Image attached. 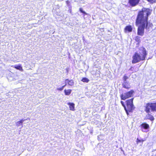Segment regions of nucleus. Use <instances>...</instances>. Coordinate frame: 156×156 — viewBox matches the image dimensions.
<instances>
[{"label":"nucleus","mask_w":156,"mask_h":156,"mask_svg":"<svg viewBox=\"0 0 156 156\" xmlns=\"http://www.w3.org/2000/svg\"><path fill=\"white\" fill-rule=\"evenodd\" d=\"M68 104L69 105V108L70 110L74 111L75 110L74 106L75 105L74 103H69Z\"/></svg>","instance_id":"1a4fd4ad"},{"label":"nucleus","mask_w":156,"mask_h":156,"mask_svg":"<svg viewBox=\"0 0 156 156\" xmlns=\"http://www.w3.org/2000/svg\"><path fill=\"white\" fill-rule=\"evenodd\" d=\"M132 31V28L130 25L126 26L124 29V32L126 33L127 31L128 32H131Z\"/></svg>","instance_id":"6e6552de"},{"label":"nucleus","mask_w":156,"mask_h":156,"mask_svg":"<svg viewBox=\"0 0 156 156\" xmlns=\"http://www.w3.org/2000/svg\"><path fill=\"white\" fill-rule=\"evenodd\" d=\"M121 103L122 105L124 107L125 110L126 111V113L127 114H128V111H127V110L126 108V106H125V104H124V102L123 101H121Z\"/></svg>","instance_id":"dca6fc26"},{"label":"nucleus","mask_w":156,"mask_h":156,"mask_svg":"<svg viewBox=\"0 0 156 156\" xmlns=\"http://www.w3.org/2000/svg\"><path fill=\"white\" fill-rule=\"evenodd\" d=\"M147 55L146 49L143 47L139 48V53L136 52L133 56L132 63H136L145 59Z\"/></svg>","instance_id":"f03ea898"},{"label":"nucleus","mask_w":156,"mask_h":156,"mask_svg":"<svg viewBox=\"0 0 156 156\" xmlns=\"http://www.w3.org/2000/svg\"><path fill=\"white\" fill-rule=\"evenodd\" d=\"M14 68L16 69H19L21 71H23V69L22 67L20 65H16L14 66Z\"/></svg>","instance_id":"2eb2a0df"},{"label":"nucleus","mask_w":156,"mask_h":156,"mask_svg":"<svg viewBox=\"0 0 156 156\" xmlns=\"http://www.w3.org/2000/svg\"><path fill=\"white\" fill-rule=\"evenodd\" d=\"M135 40L136 42L139 43L140 41V37L139 36H136L135 37Z\"/></svg>","instance_id":"f3484780"},{"label":"nucleus","mask_w":156,"mask_h":156,"mask_svg":"<svg viewBox=\"0 0 156 156\" xmlns=\"http://www.w3.org/2000/svg\"><path fill=\"white\" fill-rule=\"evenodd\" d=\"M133 98H132L127 100L126 101L128 112L132 111L134 108V105L133 104Z\"/></svg>","instance_id":"39448f33"},{"label":"nucleus","mask_w":156,"mask_h":156,"mask_svg":"<svg viewBox=\"0 0 156 156\" xmlns=\"http://www.w3.org/2000/svg\"><path fill=\"white\" fill-rule=\"evenodd\" d=\"M134 91L132 90L129 92L122 94L120 96L122 100H125L126 99L132 97Z\"/></svg>","instance_id":"20e7f679"},{"label":"nucleus","mask_w":156,"mask_h":156,"mask_svg":"<svg viewBox=\"0 0 156 156\" xmlns=\"http://www.w3.org/2000/svg\"><path fill=\"white\" fill-rule=\"evenodd\" d=\"M123 87L126 89L130 88V86L127 82H124L123 84Z\"/></svg>","instance_id":"f8f14e48"},{"label":"nucleus","mask_w":156,"mask_h":156,"mask_svg":"<svg viewBox=\"0 0 156 156\" xmlns=\"http://www.w3.org/2000/svg\"><path fill=\"white\" fill-rule=\"evenodd\" d=\"M151 11L150 9L143 8L141 11L139 12L136 20V25L140 24L137 30L138 35L143 36L144 29H148L153 25L152 23L147 21L148 16L151 15Z\"/></svg>","instance_id":"f257e3e1"},{"label":"nucleus","mask_w":156,"mask_h":156,"mask_svg":"<svg viewBox=\"0 0 156 156\" xmlns=\"http://www.w3.org/2000/svg\"><path fill=\"white\" fill-rule=\"evenodd\" d=\"M141 126L143 128L147 129L149 128V126L148 124L146 123H143L141 125Z\"/></svg>","instance_id":"4468645a"},{"label":"nucleus","mask_w":156,"mask_h":156,"mask_svg":"<svg viewBox=\"0 0 156 156\" xmlns=\"http://www.w3.org/2000/svg\"><path fill=\"white\" fill-rule=\"evenodd\" d=\"M82 81L83 82L87 83L89 81V80L86 78H83L82 80Z\"/></svg>","instance_id":"a211bd4d"},{"label":"nucleus","mask_w":156,"mask_h":156,"mask_svg":"<svg viewBox=\"0 0 156 156\" xmlns=\"http://www.w3.org/2000/svg\"><path fill=\"white\" fill-rule=\"evenodd\" d=\"M65 86V85H64L63 86H62L60 88H57V90H63L64 87Z\"/></svg>","instance_id":"aec40b11"},{"label":"nucleus","mask_w":156,"mask_h":156,"mask_svg":"<svg viewBox=\"0 0 156 156\" xmlns=\"http://www.w3.org/2000/svg\"><path fill=\"white\" fill-rule=\"evenodd\" d=\"M80 10L81 12L83 13H84V14H85L86 15L87 14V13L83 11L82 8H80Z\"/></svg>","instance_id":"412c9836"},{"label":"nucleus","mask_w":156,"mask_h":156,"mask_svg":"<svg viewBox=\"0 0 156 156\" xmlns=\"http://www.w3.org/2000/svg\"><path fill=\"white\" fill-rule=\"evenodd\" d=\"M142 131H144V132H145V131L143 130H142Z\"/></svg>","instance_id":"5701e85b"},{"label":"nucleus","mask_w":156,"mask_h":156,"mask_svg":"<svg viewBox=\"0 0 156 156\" xmlns=\"http://www.w3.org/2000/svg\"><path fill=\"white\" fill-rule=\"evenodd\" d=\"M144 141V140H139L138 138H137L136 139V142H137V144H138V143H139V142H143Z\"/></svg>","instance_id":"6ab92c4d"},{"label":"nucleus","mask_w":156,"mask_h":156,"mask_svg":"<svg viewBox=\"0 0 156 156\" xmlns=\"http://www.w3.org/2000/svg\"><path fill=\"white\" fill-rule=\"evenodd\" d=\"M150 113H148V114L146 115V118L147 119H149L151 121H153L154 119V118L153 116L149 114Z\"/></svg>","instance_id":"9d476101"},{"label":"nucleus","mask_w":156,"mask_h":156,"mask_svg":"<svg viewBox=\"0 0 156 156\" xmlns=\"http://www.w3.org/2000/svg\"><path fill=\"white\" fill-rule=\"evenodd\" d=\"M26 119H22L19 121H18L16 122V126H19L20 125H21L22 127L23 126V122L26 120Z\"/></svg>","instance_id":"9b49d317"},{"label":"nucleus","mask_w":156,"mask_h":156,"mask_svg":"<svg viewBox=\"0 0 156 156\" xmlns=\"http://www.w3.org/2000/svg\"><path fill=\"white\" fill-rule=\"evenodd\" d=\"M71 90L70 89L65 90H64L65 93L66 95H69L71 93Z\"/></svg>","instance_id":"ddd939ff"},{"label":"nucleus","mask_w":156,"mask_h":156,"mask_svg":"<svg viewBox=\"0 0 156 156\" xmlns=\"http://www.w3.org/2000/svg\"><path fill=\"white\" fill-rule=\"evenodd\" d=\"M65 86L68 84L69 85L72 86L74 85L73 81L72 80H69V79H66L65 81Z\"/></svg>","instance_id":"0eeeda50"},{"label":"nucleus","mask_w":156,"mask_h":156,"mask_svg":"<svg viewBox=\"0 0 156 156\" xmlns=\"http://www.w3.org/2000/svg\"><path fill=\"white\" fill-rule=\"evenodd\" d=\"M128 79V77L126 76H124L123 77V80H124V82H127L126 80Z\"/></svg>","instance_id":"4be33fe9"},{"label":"nucleus","mask_w":156,"mask_h":156,"mask_svg":"<svg viewBox=\"0 0 156 156\" xmlns=\"http://www.w3.org/2000/svg\"><path fill=\"white\" fill-rule=\"evenodd\" d=\"M140 0H129V2L132 6H134L138 4Z\"/></svg>","instance_id":"423d86ee"},{"label":"nucleus","mask_w":156,"mask_h":156,"mask_svg":"<svg viewBox=\"0 0 156 156\" xmlns=\"http://www.w3.org/2000/svg\"><path fill=\"white\" fill-rule=\"evenodd\" d=\"M150 110L151 112L156 111V102L154 103H148L146 104L145 111L148 113H150Z\"/></svg>","instance_id":"7ed1b4c3"}]
</instances>
